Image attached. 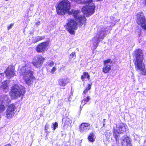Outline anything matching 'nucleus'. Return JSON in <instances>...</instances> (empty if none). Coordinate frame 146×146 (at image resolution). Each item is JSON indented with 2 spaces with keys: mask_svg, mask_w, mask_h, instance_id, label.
<instances>
[{
  "mask_svg": "<svg viewBox=\"0 0 146 146\" xmlns=\"http://www.w3.org/2000/svg\"><path fill=\"white\" fill-rule=\"evenodd\" d=\"M8 81H5L2 83V85L1 86V88L3 90L5 93L7 92L8 90Z\"/></svg>",
  "mask_w": 146,
  "mask_h": 146,
  "instance_id": "obj_18",
  "label": "nucleus"
},
{
  "mask_svg": "<svg viewBox=\"0 0 146 146\" xmlns=\"http://www.w3.org/2000/svg\"><path fill=\"white\" fill-rule=\"evenodd\" d=\"M64 27L70 34L72 35L74 34V30H76L78 27L76 22L73 19L67 20Z\"/></svg>",
  "mask_w": 146,
  "mask_h": 146,
  "instance_id": "obj_6",
  "label": "nucleus"
},
{
  "mask_svg": "<svg viewBox=\"0 0 146 146\" xmlns=\"http://www.w3.org/2000/svg\"><path fill=\"white\" fill-rule=\"evenodd\" d=\"M4 146H11V145L10 144H7V145H5Z\"/></svg>",
  "mask_w": 146,
  "mask_h": 146,
  "instance_id": "obj_36",
  "label": "nucleus"
},
{
  "mask_svg": "<svg viewBox=\"0 0 146 146\" xmlns=\"http://www.w3.org/2000/svg\"><path fill=\"white\" fill-rule=\"evenodd\" d=\"M80 11L75 9H72L68 12L69 14L72 15L77 21H78L80 25H82L85 22L86 19L84 16L80 15Z\"/></svg>",
  "mask_w": 146,
  "mask_h": 146,
  "instance_id": "obj_8",
  "label": "nucleus"
},
{
  "mask_svg": "<svg viewBox=\"0 0 146 146\" xmlns=\"http://www.w3.org/2000/svg\"><path fill=\"white\" fill-rule=\"evenodd\" d=\"M69 82V80L66 78L60 79L58 82L59 85L63 87L65 86Z\"/></svg>",
  "mask_w": 146,
  "mask_h": 146,
  "instance_id": "obj_17",
  "label": "nucleus"
},
{
  "mask_svg": "<svg viewBox=\"0 0 146 146\" xmlns=\"http://www.w3.org/2000/svg\"><path fill=\"white\" fill-rule=\"evenodd\" d=\"M19 73L23 77L26 84L30 85L33 82L35 77L33 72L31 70V67L28 64H26L21 69Z\"/></svg>",
  "mask_w": 146,
  "mask_h": 146,
  "instance_id": "obj_2",
  "label": "nucleus"
},
{
  "mask_svg": "<svg viewBox=\"0 0 146 146\" xmlns=\"http://www.w3.org/2000/svg\"><path fill=\"white\" fill-rule=\"evenodd\" d=\"M143 3L144 5H146V0L143 2Z\"/></svg>",
  "mask_w": 146,
  "mask_h": 146,
  "instance_id": "obj_35",
  "label": "nucleus"
},
{
  "mask_svg": "<svg viewBox=\"0 0 146 146\" xmlns=\"http://www.w3.org/2000/svg\"><path fill=\"white\" fill-rule=\"evenodd\" d=\"M92 84H89L87 87L86 88V89H87V90L89 91L90 90L91 88V86H92Z\"/></svg>",
  "mask_w": 146,
  "mask_h": 146,
  "instance_id": "obj_31",
  "label": "nucleus"
},
{
  "mask_svg": "<svg viewBox=\"0 0 146 146\" xmlns=\"http://www.w3.org/2000/svg\"><path fill=\"white\" fill-rule=\"evenodd\" d=\"M49 125L46 123L45 126V130H46L49 129Z\"/></svg>",
  "mask_w": 146,
  "mask_h": 146,
  "instance_id": "obj_30",
  "label": "nucleus"
},
{
  "mask_svg": "<svg viewBox=\"0 0 146 146\" xmlns=\"http://www.w3.org/2000/svg\"><path fill=\"white\" fill-rule=\"evenodd\" d=\"M33 33V32H31L30 33V34H32Z\"/></svg>",
  "mask_w": 146,
  "mask_h": 146,
  "instance_id": "obj_37",
  "label": "nucleus"
},
{
  "mask_svg": "<svg viewBox=\"0 0 146 146\" xmlns=\"http://www.w3.org/2000/svg\"><path fill=\"white\" fill-rule=\"evenodd\" d=\"M86 78L88 80H89L90 79V78L88 72H85L83 73V75L81 76V79L84 82Z\"/></svg>",
  "mask_w": 146,
  "mask_h": 146,
  "instance_id": "obj_20",
  "label": "nucleus"
},
{
  "mask_svg": "<svg viewBox=\"0 0 146 146\" xmlns=\"http://www.w3.org/2000/svg\"><path fill=\"white\" fill-rule=\"evenodd\" d=\"M56 68L55 66H54L51 69L50 72L51 73L53 74L54 72L56 70Z\"/></svg>",
  "mask_w": 146,
  "mask_h": 146,
  "instance_id": "obj_28",
  "label": "nucleus"
},
{
  "mask_svg": "<svg viewBox=\"0 0 146 146\" xmlns=\"http://www.w3.org/2000/svg\"><path fill=\"white\" fill-rule=\"evenodd\" d=\"M105 120H106V119H104V121H105Z\"/></svg>",
  "mask_w": 146,
  "mask_h": 146,
  "instance_id": "obj_38",
  "label": "nucleus"
},
{
  "mask_svg": "<svg viewBox=\"0 0 146 146\" xmlns=\"http://www.w3.org/2000/svg\"><path fill=\"white\" fill-rule=\"evenodd\" d=\"M70 58H73L74 59L76 58V53L75 52H72L70 54Z\"/></svg>",
  "mask_w": 146,
  "mask_h": 146,
  "instance_id": "obj_25",
  "label": "nucleus"
},
{
  "mask_svg": "<svg viewBox=\"0 0 146 146\" xmlns=\"http://www.w3.org/2000/svg\"><path fill=\"white\" fill-rule=\"evenodd\" d=\"M15 107L14 104H11L9 106L5 113L6 117L7 118L10 119L14 115Z\"/></svg>",
  "mask_w": 146,
  "mask_h": 146,
  "instance_id": "obj_12",
  "label": "nucleus"
},
{
  "mask_svg": "<svg viewBox=\"0 0 146 146\" xmlns=\"http://www.w3.org/2000/svg\"><path fill=\"white\" fill-rule=\"evenodd\" d=\"M5 109V108L4 106L0 104V113L3 111Z\"/></svg>",
  "mask_w": 146,
  "mask_h": 146,
  "instance_id": "obj_24",
  "label": "nucleus"
},
{
  "mask_svg": "<svg viewBox=\"0 0 146 146\" xmlns=\"http://www.w3.org/2000/svg\"><path fill=\"white\" fill-rule=\"evenodd\" d=\"M63 121H65L64 123V125H69L71 123V121L70 119L66 117L62 120Z\"/></svg>",
  "mask_w": 146,
  "mask_h": 146,
  "instance_id": "obj_22",
  "label": "nucleus"
},
{
  "mask_svg": "<svg viewBox=\"0 0 146 146\" xmlns=\"http://www.w3.org/2000/svg\"><path fill=\"white\" fill-rule=\"evenodd\" d=\"M114 137L118 146H131L129 138L127 135H124L120 139L119 136Z\"/></svg>",
  "mask_w": 146,
  "mask_h": 146,
  "instance_id": "obj_7",
  "label": "nucleus"
},
{
  "mask_svg": "<svg viewBox=\"0 0 146 146\" xmlns=\"http://www.w3.org/2000/svg\"><path fill=\"white\" fill-rule=\"evenodd\" d=\"M70 8L69 2L68 0H62L59 3L56 7L57 13L59 15H64Z\"/></svg>",
  "mask_w": 146,
  "mask_h": 146,
  "instance_id": "obj_4",
  "label": "nucleus"
},
{
  "mask_svg": "<svg viewBox=\"0 0 146 146\" xmlns=\"http://www.w3.org/2000/svg\"><path fill=\"white\" fill-rule=\"evenodd\" d=\"M88 90H87V89L86 88L85 90L83 92V94H86L88 92Z\"/></svg>",
  "mask_w": 146,
  "mask_h": 146,
  "instance_id": "obj_32",
  "label": "nucleus"
},
{
  "mask_svg": "<svg viewBox=\"0 0 146 146\" xmlns=\"http://www.w3.org/2000/svg\"><path fill=\"white\" fill-rule=\"evenodd\" d=\"M105 125V124L104 123L103 124V126H104Z\"/></svg>",
  "mask_w": 146,
  "mask_h": 146,
  "instance_id": "obj_39",
  "label": "nucleus"
},
{
  "mask_svg": "<svg viewBox=\"0 0 146 146\" xmlns=\"http://www.w3.org/2000/svg\"><path fill=\"white\" fill-rule=\"evenodd\" d=\"M40 22L39 21H37L36 22V24L37 25H39L40 24Z\"/></svg>",
  "mask_w": 146,
  "mask_h": 146,
  "instance_id": "obj_33",
  "label": "nucleus"
},
{
  "mask_svg": "<svg viewBox=\"0 0 146 146\" xmlns=\"http://www.w3.org/2000/svg\"><path fill=\"white\" fill-rule=\"evenodd\" d=\"M23 31H24L23 30Z\"/></svg>",
  "mask_w": 146,
  "mask_h": 146,
  "instance_id": "obj_41",
  "label": "nucleus"
},
{
  "mask_svg": "<svg viewBox=\"0 0 146 146\" xmlns=\"http://www.w3.org/2000/svg\"><path fill=\"white\" fill-rule=\"evenodd\" d=\"M49 42L48 41L44 42L38 44L36 48L38 52H42L45 50L46 48L48 46Z\"/></svg>",
  "mask_w": 146,
  "mask_h": 146,
  "instance_id": "obj_15",
  "label": "nucleus"
},
{
  "mask_svg": "<svg viewBox=\"0 0 146 146\" xmlns=\"http://www.w3.org/2000/svg\"><path fill=\"white\" fill-rule=\"evenodd\" d=\"M25 93V88L23 86L20 85L15 84L12 88L10 95L15 98L23 95Z\"/></svg>",
  "mask_w": 146,
  "mask_h": 146,
  "instance_id": "obj_5",
  "label": "nucleus"
},
{
  "mask_svg": "<svg viewBox=\"0 0 146 146\" xmlns=\"http://www.w3.org/2000/svg\"><path fill=\"white\" fill-rule=\"evenodd\" d=\"M15 68L12 66H9L5 71V74L8 78L10 79L15 75Z\"/></svg>",
  "mask_w": 146,
  "mask_h": 146,
  "instance_id": "obj_13",
  "label": "nucleus"
},
{
  "mask_svg": "<svg viewBox=\"0 0 146 146\" xmlns=\"http://www.w3.org/2000/svg\"><path fill=\"white\" fill-rule=\"evenodd\" d=\"M126 131V128L124 124L121 123L117 125L116 129H113V135L114 137L119 136V135L117 134L118 133H121Z\"/></svg>",
  "mask_w": 146,
  "mask_h": 146,
  "instance_id": "obj_9",
  "label": "nucleus"
},
{
  "mask_svg": "<svg viewBox=\"0 0 146 146\" xmlns=\"http://www.w3.org/2000/svg\"><path fill=\"white\" fill-rule=\"evenodd\" d=\"M90 124L86 123H82L80 127L79 130L81 132L85 133L90 129Z\"/></svg>",
  "mask_w": 146,
  "mask_h": 146,
  "instance_id": "obj_16",
  "label": "nucleus"
},
{
  "mask_svg": "<svg viewBox=\"0 0 146 146\" xmlns=\"http://www.w3.org/2000/svg\"><path fill=\"white\" fill-rule=\"evenodd\" d=\"M45 38L44 36H37L35 37H33L32 38V42L33 43H35L39 41H40Z\"/></svg>",
  "mask_w": 146,
  "mask_h": 146,
  "instance_id": "obj_19",
  "label": "nucleus"
},
{
  "mask_svg": "<svg viewBox=\"0 0 146 146\" xmlns=\"http://www.w3.org/2000/svg\"><path fill=\"white\" fill-rule=\"evenodd\" d=\"M112 62L110 59H108L104 61L102 72L105 73H108L111 70L110 64Z\"/></svg>",
  "mask_w": 146,
  "mask_h": 146,
  "instance_id": "obj_14",
  "label": "nucleus"
},
{
  "mask_svg": "<svg viewBox=\"0 0 146 146\" xmlns=\"http://www.w3.org/2000/svg\"><path fill=\"white\" fill-rule=\"evenodd\" d=\"M88 139L89 141L91 142H94L95 140V137L93 133H91L89 135Z\"/></svg>",
  "mask_w": 146,
  "mask_h": 146,
  "instance_id": "obj_21",
  "label": "nucleus"
},
{
  "mask_svg": "<svg viewBox=\"0 0 146 146\" xmlns=\"http://www.w3.org/2000/svg\"><path fill=\"white\" fill-rule=\"evenodd\" d=\"M23 31H24L23 30Z\"/></svg>",
  "mask_w": 146,
  "mask_h": 146,
  "instance_id": "obj_40",
  "label": "nucleus"
},
{
  "mask_svg": "<svg viewBox=\"0 0 146 146\" xmlns=\"http://www.w3.org/2000/svg\"><path fill=\"white\" fill-rule=\"evenodd\" d=\"M44 60L45 58L42 56H37L34 58L32 64L34 66L38 68L42 65Z\"/></svg>",
  "mask_w": 146,
  "mask_h": 146,
  "instance_id": "obj_11",
  "label": "nucleus"
},
{
  "mask_svg": "<svg viewBox=\"0 0 146 146\" xmlns=\"http://www.w3.org/2000/svg\"><path fill=\"white\" fill-rule=\"evenodd\" d=\"M110 25H108L106 28H99L98 29V32L95 36L94 38L92 39V41L93 43L94 49H96L98 46L99 42L102 40L106 35L108 34L110 32L111 27L114 26L116 22L115 18L111 17L110 18V20L108 21Z\"/></svg>",
  "mask_w": 146,
  "mask_h": 146,
  "instance_id": "obj_1",
  "label": "nucleus"
},
{
  "mask_svg": "<svg viewBox=\"0 0 146 146\" xmlns=\"http://www.w3.org/2000/svg\"><path fill=\"white\" fill-rule=\"evenodd\" d=\"M58 126V123L56 122H55V123H53L52 124L51 127L52 128L53 130H54L56 129Z\"/></svg>",
  "mask_w": 146,
  "mask_h": 146,
  "instance_id": "obj_23",
  "label": "nucleus"
},
{
  "mask_svg": "<svg viewBox=\"0 0 146 146\" xmlns=\"http://www.w3.org/2000/svg\"><path fill=\"white\" fill-rule=\"evenodd\" d=\"M90 99L89 96H87V97L84 99V100L82 102V103L84 101L85 102H88L90 100Z\"/></svg>",
  "mask_w": 146,
  "mask_h": 146,
  "instance_id": "obj_26",
  "label": "nucleus"
},
{
  "mask_svg": "<svg viewBox=\"0 0 146 146\" xmlns=\"http://www.w3.org/2000/svg\"><path fill=\"white\" fill-rule=\"evenodd\" d=\"M46 63L47 64H48V65H49L51 67L54 64V62L53 61L50 62H48Z\"/></svg>",
  "mask_w": 146,
  "mask_h": 146,
  "instance_id": "obj_27",
  "label": "nucleus"
},
{
  "mask_svg": "<svg viewBox=\"0 0 146 146\" xmlns=\"http://www.w3.org/2000/svg\"><path fill=\"white\" fill-rule=\"evenodd\" d=\"M137 24L140 25L142 28L146 30V21L143 13L142 12H139L137 15Z\"/></svg>",
  "mask_w": 146,
  "mask_h": 146,
  "instance_id": "obj_10",
  "label": "nucleus"
},
{
  "mask_svg": "<svg viewBox=\"0 0 146 146\" xmlns=\"http://www.w3.org/2000/svg\"><path fill=\"white\" fill-rule=\"evenodd\" d=\"M142 50L140 49H138L135 51L136 59L135 63V67L139 72L143 75L146 74V70L145 69V66L142 63L143 54Z\"/></svg>",
  "mask_w": 146,
  "mask_h": 146,
  "instance_id": "obj_3",
  "label": "nucleus"
},
{
  "mask_svg": "<svg viewBox=\"0 0 146 146\" xmlns=\"http://www.w3.org/2000/svg\"><path fill=\"white\" fill-rule=\"evenodd\" d=\"M71 98L70 97H69L68 98V100L69 101H70L71 100Z\"/></svg>",
  "mask_w": 146,
  "mask_h": 146,
  "instance_id": "obj_34",
  "label": "nucleus"
},
{
  "mask_svg": "<svg viewBox=\"0 0 146 146\" xmlns=\"http://www.w3.org/2000/svg\"><path fill=\"white\" fill-rule=\"evenodd\" d=\"M14 25V24H11L10 25H8L7 27V29L9 30L11 29Z\"/></svg>",
  "mask_w": 146,
  "mask_h": 146,
  "instance_id": "obj_29",
  "label": "nucleus"
}]
</instances>
